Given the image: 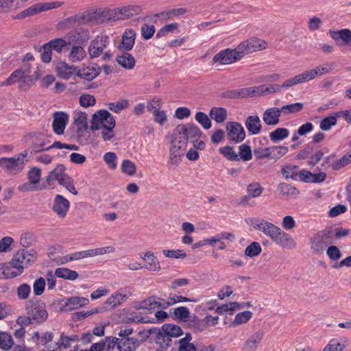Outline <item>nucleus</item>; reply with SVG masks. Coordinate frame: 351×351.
<instances>
[{"label":"nucleus","mask_w":351,"mask_h":351,"mask_svg":"<svg viewBox=\"0 0 351 351\" xmlns=\"http://www.w3.org/2000/svg\"><path fill=\"white\" fill-rule=\"evenodd\" d=\"M37 258V252L34 249L29 250L21 249L13 256L9 265L3 270L6 278H12L21 275L23 269L34 263Z\"/></svg>","instance_id":"1"},{"label":"nucleus","mask_w":351,"mask_h":351,"mask_svg":"<svg viewBox=\"0 0 351 351\" xmlns=\"http://www.w3.org/2000/svg\"><path fill=\"white\" fill-rule=\"evenodd\" d=\"M251 225L256 230L263 232L276 244L287 247L294 243L291 237L279 227L262 219H251Z\"/></svg>","instance_id":"2"},{"label":"nucleus","mask_w":351,"mask_h":351,"mask_svg":"<svg viewBox=\"0 0 351 351\" xmlns=\"http://www.w3.org/2000/svg\"><path fill=\"white\" fill-rule=\"evenodd\" d=\"M110 44V38L106 34L97 35L91 40L88 48V53L91 59L98 58L101 56L104 61L109 60L112 57V53L110 49H107Z\"/></svg>","instance_id":"3"},{"label":"nucleus","mask_w":351,"mask_h":351,"mask_svg":"<svg viewBox=\"0 0 351 351\" xmlns=\"http://www.w3.org/2000/svg\"><path fill=\"white\" fill-rule=\"evenodd\" d=\"M27 155L28 151L25 150L14 157L0 158V167L9 175H16L23 170Z\"/></svg>","instance_id":"4"},{"label":"nucleus","mask_w":351,"mask_h":351,"mask_svg":"<svg viewBox=\"0 0 351 351\" xmlns=\"http://www.w3.org/2000/svg\"><path fill=\"white\" fill-rule=\"evenodd\" d=\"M334 232L332 228H326L318 232L310 239L311 251L314 254H319L326 247L334 242Z\"/></svg>","instance_id":"5"},{"label":"nucleus","mask_w":351,"mask_h":351,"mask_svg":"<svg viewBox=\"0 0 351 351\" xmlns=\"http://www.w3.org/2000/svg\"><path fill=\"white\" fill-rule=\"evenodd\" d=\"M27 314L30 316L34 323L40 324L45 322L48 317V313L45 304L34 298L26 303Z\"/></svg>","instance_id":"6"},{"label":"nucleus","mask_w":351,"mask_h":351,"mask_svg":"<svg viewBox=\"0 0 351 351\" xmlns=\"http://www.w3.org/2000/svg\"><path fill=\"white\" fill-rule=\"evenodd\" d=\"M267 43L260 38L252 37L241 42L237 47V51L241 59L245 55L249 53L265 49Z\"/></svg>","instance_id":"7"},{"label":"nucleus","mask_w":351,"mask_h":351,"mask_svg":"<svg viewBox=\"0 0 351 351\" xmlns=\"http://www.w3.org/2000/svg\"><path fill=\"white\" fill-rule=\"evenodd\" d=\"M62 4V3L59 1L35 3L17 14L14 18L16 19H23L27 17H31L42 12L58 8L61 6Z\"/></svg>","instance_id":"8"},{"label":"nucleus","mask_w":351,"mask_h":351,"mask_svg":"<svg viewBox=\"0 0 351 351\" xmlns=\"http://www.w3.org/2000/svg\"><path fill=\"white\" fill-rule=\"evenodd\" d=\"M114 117L106 110H99L92 117L90 130H97L100 128H108V125H115Z\"/></svg>","instance_id":"9"},{"label":"nucleus","mask_w":351,"mask_h":351,"mask_svg":"<svg viewBox=\"0 0 351 351\" xmlns=\"http://www.w3.org/2000/svg\"><path fill=\"white\" fill-rule=\"evenodd\" d=\"M226 130L228 139L234 143H239L245 138V130L240 123L234 121L228 122Z\"/></svg>","instance_id":"10"},{"label":"nucleus","mask_w":351,"mask_h":351,"mask_svg":"<svg viewBox=\"0 0 351 351\" xmlns=\"http://www.w3.org/2000/svg\"><path fill=\"white\" fill-rule=\"evenodd\" d=\"M176 133L185 136L187 141L195 143V140L202 134L199 128L194 123L180 124L176 128Z\"/></svg>","instance_id":"11"},{"label":"nucleus","mask_w":351,"mask_h":351,"mask_svg":"<svg viewBox=\"0 0 351 351\" xmlns=\"http://www.w3.org/2000/svg\"><path fill=\"white\" fill-rule=\"evenodd\" d=\"M239 60H241V58L236 48L234 49H226L215 55L213 62L219 64H229Z\"/></svg>","instance_id":"12"},{"label":"nucleus","mask_w":351,"mask_h":351,"mask_svg":"<svg viewBox=\"0 0 351 351\" xmlns=\"http://www.w3.org/2000/svg\"><path fill=\"white\" fill-rule=\"evenodd\" d=\"M66 38L69 44L75 43L79 45H84L90 38V33L86 29L80 28L69 32Z\"/></svg>","instance_id":"13"},{"label":"nucleus","mask_w":351,"mask_h":351,"mask_svg":"<svg viewBox=\"0 0 351 351\" xmlns=\"http://www.w3.org/2000/svg\"><path fill=\"white\" fill-rule=\"evenodd\" d=\"M69 208L70 202L66 198L60 194L55 196L52 210L60 218L66 217Z\"/></svg>","instance_id":"14"},{"label":"nucleus","mask_w":351,"mask_h":351,"mask_svg":"<svg viewBox=\"0 0 351 351\" xmlns=\"http://www.w3.org/2000/svg\"><path fill=\"white\" fill-rule=\"evenodd\" d=\"M53 132L58 135L62 134L69 122V115L64 112L59 111L53 113Z\"/></svg>","instance_id":"15"},{"label":"nucleus","mask_w":351,"mask_h":351,"mask_svg":"<svg viewBox=\"0 0 351 351\" xmlns=\"http://www.w3.org/2000/svg\"><path fill=\"white\" fill-rule=\"evenodd\" d=\"M330 37L337 42L339 47L346 45L351 47V30L342 29L338 31L329 30Z\"/></svg>","instance_id":"16"},{"label":"nucleus","mask_w":351,"mask_h":351,"mask_svg":"<svg viewBox=\"0 0 351 351\" xmlns=\"http://www.w3.org/2000/svg\"><path fill=\"white\" fill-rule=\"evenodd\" d=\"M141 9L138 5H130L127 7L118 8L114 9L112 12H114L113 17L115 20H123L125 18L132 16L134 14H137L141 12Z\"/></svg>","instance_id":"17"},{"label":"nucleus","mask_w":351,"mask_h":351,"mask_svg":"<svg viewBox=\"0 0 351 351\" xmlns=\"http://www.w3.org/2000/svg\"><path fill=\"white\" fill-rule=\"evenodd\" d=\"M30 136L32 143L30 147L27 150H30L31 154L49 150L48 146H47L45 138L43 134H34Z\"/></svg>","instance_id":"18"},{"label":"nucleus","mask_w":351,"mask_h":351,"mask_svg":"<svg viewBox=\"0 0 351 351\" xmlns=\"http://www.w3.org/2000/svg\"><path fill=\"white\" fill-rule=\"evenodd\" d=\"M136 38V32L132 29H126L123 35L121 43L118 46L119 50L129 51L132 49Z\"/></svg>","instance_id":"19"},{"label":"nucleus","mask_w":351,"mask_h":351,"mask_svg":"<svg viewBox=\"0 0 351 351\" xmlns=\"http://www.w3.org/2000/svg\"><path fill=\"white\" fill-rule=\"evenodd\" d=\"M253 90L247 88H242L234 90H228L221 93V97L224 99H243L250 97Z\"/></svg>","instance_id":"20"},{"label":"nucleus","mask_w":351,"mask_h":351,"mask_svg":"<svg viewBox=\"0 0 351 351\" xmlns=\"http://www.w3.org/2000/svg\"><path fill=\"white\" fill-rule=\"evenodd\" d=\"M281 112L279 108H267L263 114V120L268 125H276L280 121Z\"/></svg>","instance_id":"21"},{"label":"nucleus","mask_w":351,"mask_h":351,"mask_svg":"<svg viewBox=\"0 0 351 351\" xmlns=\"http://www.w3.org/2000/svg\"><path fill=\"white\" fill-rule=\"evenodd\" d=\"M101 68L99 66H85L77 70L76 75L86 80L90 81L97 77L101 73Z\"/></svg>","instance_id":"22"},{"label":"nucleus","mask_w":351,"mask_h":351,"mask_svg":"<svg viewBox=\"0 0 351 351\" xmlns=\"http://www.w3.org/2000/svg\"><path fill=\"white\" fill-rule=\"evenodd\" d=\"M67 174L65 173V167L62 164L57 165L46 177V182L47 183V187L52 186L55 180L59 182Z\"/></svg>","instance_id":"23"},{"label":"nucleus","mask_w":351,"mask_h":351,"mask_svg":"<svg viewBox=\"0 0 351 351\" xmlns=\"http://www.w3.org/2000/svg\"><path fill=\"white\" fill-rule=\"evenodd\" d=\"M89 303V300L86 298L84 297H71L67 298L64 304V308L66 311H71L77 309L79 307L87 305Z\"/></svg>","instance_id":"24"},{"label":"nucleus","mask_w":351,"mask_h":351,"mask_svg":"<svg viewBox=\"0 0 351 351\" xmlns=\"http://www.w3.org/2000/svg\"><path fill=\"white\" fill-rule=\"evenodd\" d=\"M139 346V341L134 337L119 338V351H135Z\"/></svg>","instance_id":"25"},{"label":"nucleus","mask_w":351,"mask_h":351,"mask_svg":"<svg viewBox=\"0 0 351 351\" xmlns=\"http://www.w3.org/2000/svg\"><path fill=\"white\" fill-rule=\"evenodd\" d=\"M264 336L262 330H258L251 335L243 345V350L247 351H253L256 349L258 345L261 343Z\"/></svg>","instance_id":"26"},{"label":"nucleus","mask_w":351,"mask_h":351,"mask_svg":"<svg viewBox=\"0 0 351 351\" xmlns=\"http://www.w3.org/2000/svg\"><path fill=\"white\" fill-rule=\"evenodd\" d=\"M116 61L122 67L128 70L132 69L136 64L134 56L126 51H123L121 54L117 55Z\"/></svg>","instance_id":"27"},{"label":"nucleus","mask_w":351,"mask_h":351,"mask_svg":"<svg viewBox=\"0 0 351 351\" xmlns=\"http://www.w3.org/2000/svg\"><path fill=\"white\" fill-rule=\"evenodd\" d=\"M245 125L248 132L253 135L258 134L262 128L261 119L256 115L249 116L245 121Z\"/></svg>","instance_id":"28"},{"label":"nucleus","mask_w":351,"mask_h":351,"mask_svg":"<svg viewBox=\"0 0 351 351\" xmlns=\"http://www.w3.org/2000/svg\"><path fill=\"white\" fill-rule=\"evenodd\" d=\"M58 76L64 80H69L72 75L77 73V68L73 65H69L66 62H62L56 68Z\"/></svg>","instance_id":"29"},{"label":"nucleus","mask_w":351,"mask_h":351,"mask_svg":"<svg viewBox=\"0 0 351 351\" xmlns=\"http://www.w3.org/2000/svg\"><path fill=\"white\" fill-rule=\"evenodd\" d=\"M86 56V52L82 45H73L69 53V59L72 62L82 61Z\"/></svg>","instance_id":"30"},{"label":"nucleus","mask_w":351,"mask_h":351,"mask_svg":"<svg viewBox=\"0 0 351 351\" xmlns=\"http://www.w3.org/2000/svg\"><path fill=\"white\" fill-rule=\"evenodd\" d=\"M142 258L145 261L144 267L149 271H159L160 266L158 258L151 252L145 254Z\"/></svg>","instance_id":"31"},{"label":"nucleus","mask_w":351,"mask_h":351,"mask_svg":"<svg viewBox=\"0 0 351 351\" xmlns=\"http://www.w3.org/2000/svg\"><path fill=\"white\" fill-rule=\"evenodd\" d=\"M186 12V9L184 8H173L162 12L157 14V16L160 17L165 21L173 20L175 18L185 14Z\"/></svg>","instance_id":"32"},{"label":"nucleus","mask_w":351,"mask_h":351,"mask_svg":"<svg viewBox=\"0 0 351 351\" xmlns=\"http://www.w3.org/2000/svg\"><path fill=\"white\" fill-rule=\"evenodd\" d=\"M164 333V337L169 339V337H177L183 334L182 328L177 325L166 324L162 327Z\"/></svg>","instance_id":"33"},{"label":"nucleus","mask_w":351,"mask_h":351,"mask_svg":"<svg viewBox=\"0 0 351 351\" xmlns=\"http://www.w3.org/2000/svg\"><path fill=\"white\" fill-rule=\"evenodd\" d=\"M186 148L171 145L170 148L169 160L172 165H178L181 161V157L184 156Z\"/></svg>","instance_id":"34"},{"label":"nucleus","mask_w":351,"mask_h":351,"mask_svg":"<svg viewBox=\"0 0 351 351\" xmlns=\"http://www.w3.org/2000/svg\"><path fill=\"white\" fill-rule=\"evenodd\" d=\"M209 115L211 119L218 123H223L227 118V110L221 107H213L210 109Z\"/></svg>","instance_id":"35"},{"label":"nucleus","mask_w":351,"mask_h":351,"mask_svg":"<svg viewBox=\"0 0 351 351\" xmlns=\"http://www.w3.org/2000/svg\"><path fill=\"white\" fill-rule=\"evenodd\" d=\"M55 275L65 280H74L78 278V274L74 270L66 267H58L55 270Z\"/></svg>","instance_id":"36"},{"label":"nucleus","mask_w":351,"mask_h":351,"mask_svg":"<svg viewBox=\"0 0 351 351\" xmlns=\"http://www.w3.org/2000/svg\"><path fill=\"white\" fill-rule=\"evenodd\" d=\"M162 304L156 300V297H149L148 298L141 301L137 308L147 309L149 311L154 310L156 308H161Z\"/></svg>","instance_id":"37"},{"label":"nucleus","mask_w":351,"mask_h":351,"mask_svg":"<svg viewBox=\"0 0 351 351\" xmlns=\"http://www.w3.org/2000/svg\"><path fill=\"white\" fill-rule=\"evenodd\" d=\"M25 71L26 70H22L21 69L15 70L4 82H2L0 84V86H11L15 84L16 82H20L21 77H23V74H24Z\"/></svg>","instance_id":"38"},{"label":"nucleus","mask_w":351,"mask_h":351,"mask_svg":"<svg viewBox=\"0 0 351 351\" xmlns=\"http://www.w3.org/2000/svg\"><path fill=\"white\" fill-rule=\"evenodd\" d=\"M298 166L295 165H286L282 167L281 172L283 177L287 180H298Z\"/></svg>","instance_id":"39"},{"label":"nucleus","mask_w":351,"mask_h":351,"mask_svg":"<svg viewBox=\"0 0 351 351\" xmlns=\"http://www.w3.org/2000/svg\"><path fill=\"white\" fill-rule=\"evenodd\" d=\"M289 134V132L287 128H279L269 134V138L271 141L276 143L287 138Z\"/></svg>","instance_id":"40"},{"label":"nucleus","mask_w":351,"mask_h":351,"mask_svg":"<svg viewBox=\"0 0 351 351\" xmlns=\"http://www.w3.org/2000/svg\"><path fill=\"white\" fill-rule=\"evenodd\" d=\"M67 43L68 42L65 39L60 38H54L47 43V47H49L51 50H53L58 53L62 51L63 48L66 47Z\"/></svg>","instance_id":"41"},{"label":"nucleus","mask_w":351,"mask_h":351,"mask_svg":"<svg viewBox=\"0 0 351 351\" xmlns=\"http://www.w3.org/2000/svg\"><path fill=\"white\" fill-rule=\"evenodd\" d=\"M277 189L282 195H297L300 193L295 186L287 183H280Z\"/></svg>","instance_id":"42"},{"label":"nucleus","mask_w":351,"mask_h":351,"mask_svg":"<svg viewBox=\"0 0 351 351\" xmlns=\"http://www.w3.org/2000/svg\"><path fill=\"white\" fill-rule=\"evenodd\" d=\"M221 154H222L227 160L230 161H239L240 158L239 155L235 152L233 147L230 146H225L220 147L219 149Z\"/></svg>","instance_id":"43"},{"label":"nucleus","mask_w":351,"mask_h":351,"mask_svg":"<svg viewBox=\"0 0 351 351\" xmlns=\"http://www.w3.org/2000/svg\"><path fill=\"white\" fill-rule=\"evenodd\" d=\"M36 242V237L32 232H23L20 238V244L24 248L32 246Z\"/></svg>","instance_id":"44"},{"label":"nucleus","mask_w":351,"mask_h":351,"mask_svg":"<svg viewBox=\"0 0 351 351\" xmlns=\"http://www.w3.org/2000/svg\"><path fill=\"white\" fill-rule=\"evenodd\" d=\"M74 123L77 126L78 130H86L88 128L87 114L82 112L76 113Z\"/></svg>","instance_id":"45"},{"label":"nucleus","mask_w":351,"mask_h":351,"mask_svg":"<svg viewBox=\"0 0 351 351\" xmlns=\"http://www.w3.org/2000/svg\"><path fill=\"white\" fill-rule=\"evenodd\" d=\"M302 103H294L288 105L283 106L280 108L281 114H289L300 112L303 108Z\"/></svg>","instance_id":"46"},{"label":"nucleus","mask_w":351,"mask_h":351,"mask_svg":"<svg viewBox=\"0 0 351 351\" xmlns=\"http://www.w3.org/2000/svg\"><path fill=\"white\" fill-rule=\"evenodd\" d=\"M14 344L12 338L7 332H0V348L4 350H10Z\"/></svg>","instance_id":"47"},{"label":"nucleus","mask_w":351,"mask_h":351,"mask_svg":"<svg viewBox=\"0 0 351 351\" xmlns=\"http://www.w3.org/2000/svg\"><path fill=\"white\" fill-rule=\"evenodd\" d=\"M239 158L243 161H249L252 158V149L250 145L244 143L239 147Z\"/></svg>","instance_id":"48"},{"label":"nucleus","mask_w":351,"mask_h":351,"mask_svg":"<svg viewBox=\"0 0 351 351\" xmlns=\"http://www.w3.org/2000/svg\"><path fill=\"white\" fill-rule=\"evenodd\" d=\"M262 248L258 242L254 241L245 250V255L249 257H254L259 255Z\"/></svg>","instance_id":"49"},{"label":"nucleus","mask_w":351,"mask_h":351,"mask_svg":"<svg viewBox=\"0 0 351 351\" xmlns=\"http://www.w3.org/2000/svg\"><path fill=\"white\" fill-rule=\"evenodd\" d=\"M173 311V315L176 319L186 321V319L190 318V312L185 306H180L171 309Z\"/></svg>","instance_id":"50"},{"label":"nucleus","mask_w":351,"mask_h":351,"mask_svg":"<svg viewBox=\"0 0 351 351\" xmlns=\"http://www.w3.org/2000/svg\"><path fill=\"white\" fill-rule=\"evenodd\" d=\"M289 148L287 146H271V158L279 159L287 154Z\"/></svg>","instance_id":"51"},{"label":"nucleus","mask_w":351,"mask_h":351,"mask_svg":"<svg viewBox=\"0 0 351 351\" xmlns=\"http://www.w3.org/2000/svg\"><path fill=\"white\" fill-rule=\"evenodd\" d=\"M263 188L258 182H253L250 184L247 188V192L250 197H257L263 193Z\"/></svg>","instance_id":"52"},{"label":"nucleus","mask_w":351,"mask_h":351,"mask_svg":"<svg viewBox=\"0 0 351 351\" xmlns=\"http://www.w3.org/2000/svg\"><path fill=\"white\" fill-rule=\"evenodd\" d=\"M240 308V304L236 302H229L218 306L215 312L218 314H222L224 312H233Z\"/></svg>","instance_id":"53"},{"label":"nucleus","mask_w":351,"mask_h":351,"mask_svg":"<svg viewBox=\"0 0 351 351\" xmlns=\"http://www.w3.org/2000/svg\"><path fill=\"white\" fill-rule=\"evenodd\" d=\"M195 120L205 129L208 130L211 128L212 123L207 114L199 112L195 114Z\"/></svg>","instance_id":"54"},{"label":"nucleus","mask_w":351,"mask_h":351,"mask_svg":"<svg viewBox=\"0 0 351 351\" xmlns=\"http://www.w3.org/2000/svg\"><path fill=\"white\" fill-rule=\"evenodd\" d=\"M128 295L127 293H122L121 292L115 293L106 300V303L112 306H116L119 305L122 301L125 300L128 298Z\"/></svg>","instance_id":"55"},{"label":"nucleus","mask_w":351,"mask_h":351,"mask_svg":"<svg viewBox=\"0 0 351 351\" xmlns=\"http://www.w3.org/2000/svg\"><path fill=\"white\" fill-rule=\"evenodd\" d=\"M178 23H172L170 24L165 25L158 31L156 34V38L163 37L169 33H171L178 30Z\"/></svg>","instance_id":"56"},{"label":"nucleus","mask_w":351,"mask_h":351,"mask_svg":"<svg viewBox=\"0 0 351 351\" xmlns=\"http://www.w3.org/2000/svg\"><path fill=\"white\" fill-rule=\"evenodd\" d=\"M78 340L77 335L66 336L63 333L60 335V339L58 342L59 346H63L64 348L71 347V343Z\"/></svg>","instance_id":"57"},{"label":"nucleus","mask_w":351,"mask_h":351,"mask_svg":"<svg viewBox=\"0 0 351 351\" xmlns=\"http://www.w3.org/2000/svg\"><path fill=\"white\" fill-rule=\"evenodd\" d=\"M303 73L298 74L295 77L288 79L282 84V88H287L292 86L305 82Z\"/></svg>","instance_id":"58"},{"label":"nucleus","mask_w":351,"mask_h":351,"mask_svg":"<svg viewBox=\"0 0 351 351\" xmlns=\"http://www.w3.org/2000/svg\"><path fill=\"white\" fill-rule=\"evenodd\" d=\"M351 163V153L348 152L332 165L334 170H339Z\"/></svg>","instance_id":"59"},{"label":"nucleus","mask_w":351,"mask_h":351,"mask_svg":"<svg viewBox=\"0 0 351 351\" xmlns=\"http://www.w3.org/2000/svg\"><path fill=\"white\" fill-rule=\"evenodd\" d=\"M252 316V313L250 311H245L236 315L233 324L234 325H240L246 323Z\"/></svg>","instance_id":"60"},{"label":"nucleus","mask_w":351,"mask_h":351,"mask_svg":"<svg viewBox=\"0 0 351 351\" xmlns=\"http://www.w3.org/2000/svg\"><path fill=\"white\" fill-rule=\"evenodd\" d=\"M121 167V171L129 176H133L136 173V165L130 160H124Z\"/></svg>","instance_id":"61"},{"label":"nucleus","mask_w":351,"mask_h":351,"mask_svg":"<svg viewBox=\"0 0 351 351\" xmlns=\"http://www.w3.org/2000/svg\"><path fill=\"white\" fill-rule=\"evenodd\" d=\"M46 282L45 280L43 277H40L36 279L33 285V291L36 295H40L44 292Z\"/></svg>","instance_id":"62"},{"label":"nucleus","mask_w":351,"mask_h":351,"mask_svg":"<svg viewBox=\"0 0 351 351\" xmlns=\"http://www.w3.org/2000/svg\"><path fill=\"white\" fill-rule=\"evenodd\" d=\"M96 103L93 95L89 94H83L80 97V104L84 108L93 106Z\"/></svg>","instance_id":"63"},{"label":"nucleus","mask_w":351,"mask_h":351,"mask_svg":"<svg viewBox=\"0 0 351 351\" xmlns=\"http://www.w3.org/2000/svg\"><path fill=\"white\" fill-rule=\"evenodd\" d=\"M337 121L336 117H332V115H330L321 121L319 127L322 130L328 131L331 128L332 126L337 124Z\"/></svg>","instance_id":"64"}]
</instances>
